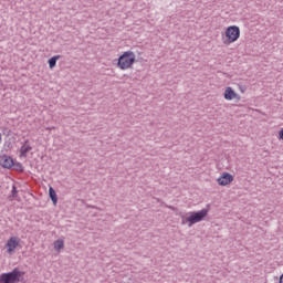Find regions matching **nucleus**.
Wrapping results in <instances>:
<instances>
[{"label":"nucleus","instance_id":"1","mask_svg":"<svg viewBox=\"0 0 283 283\" xmlns=\"http://www.w3.org/2000/svg\"><path fill=\"white\" fill-rule=\"evenodd\" d=\"M23 280H25V272L19 268L0 274V283H19L23 282Z\"/></svg>","mask_w":283,"mask_h":283},{"label":"nucleus","instance_id":"2","mask_svg":"<svg viewBox=\"0 0 283 283\" xmlns=\"http://www.w3.org/2000/svg\"><path fill=\"white\" fill-rule=\"evenodd\" d=\"M134 63H136V53L126 51L118 57L117 67L119 70H129Z\"/></svg>","mask_w":283,"mask_h":283},{"label":"nucleus","instance_id":"3","mask_svg":"<svg viewBox=\"0 0 283 283\" xmlns=\"http://www.w3.org/2000/svg\"><path fill=\"white\" fill-rule=\"evenodd\" d=\"M240 39V28L232 25L228 27L226 30V39L223 40L224 45H231V43H235Z\"/></svg>","mask_w":283,"mask_h":283},{"label":"nucleus","instance_id":"4","mask_svg":"<svg viewBox=\"0 0 283 283\" xmlns=\"http://www.w3.org/2000/svg\"><path fill=\"white\" fill-rule=\"evenodd\" d=\"M4 249H7L8 255H14L17 249H21V238L14 235L10 237L7 240Z\"/></svg>","mask_w":283,"mask_h":283},{"label":"nucleus","instance_id":"5","mask_svg":"<svg viewBox=\"0 0 283 283\" xmlns=\"http://www.w3.org/2000/svg\"><path fill=\"white\" fill-rule=\"evenodd\" d=\"M209 214V210L202 209L200 211L188 212L189 216V227H193V224H198V222H202L205 217Z\"/></svg>","mask_w":283,"mask_h":283},{"label":"nucleus","instance_id":"6","mask_svg":"<svg viewBox=\"0 0 283 283\" xmlns=\"http://www.w3.org/2000/svg\"><path fill=\"white\" fill-rule=\"evenodd\" d=\"M0 167L2 169H12L14 167V159L10 155H0Z\"/></svg>","mask_w":283,"mask_h":283},{"label":"nucleus","instance_id":"7","mask_svg":"<svg viewBox=\"0 0 283 283\" xmlns=\"http://www.w3.org/2000/svg\"><path fill=\"white\" fill-rule=\"evenodd\" d=\"M218 185L221 187H227V185H231L233 181V175L229 172H223L221 177L218 178Z\"/></svg>","mask_w":283,"mask_h":283},{"label":"nucleus","instance_id":"8","mask_svg":"<svg viewBox=\"0 0 283 283\" xmlns=\"http://www.w3.org/2000/svg\"><path fill=\"white\" fill-rule=\"evenodd\" d=\"M223 96L226 101H233L235 98L237 101H240V95H238V93H235V91H233V88H231L230 86L226 88Z\"/></svg>","mask_w":283,"mask_h":283},{"label":"nucleus","instance_id":"9","mask_svg":"<svg viewBox=\"0 0 283 283\" xmlns=\"http://www.w3.org/2000/svg\"><path fill=\"white\" fill-rule=\"evenodd\" d=\"M32 151V146L30 145V140H25L24 144L20 148L21 158H27L28 154Z\"/></svg>","mask_w":283,"mask_h":283},{"label":"nucleus","instance_id":"10","mask_svg":"<svg viewBox=\"0 0 283 283\" xmlns=\"http://www.w3.org/2000/svg\"><path fill=\"white\" fill-rule=\"evenodd\" d=\"M53 249L56 251V253L63 251V249H65V241L63 239H57L53 242Z\"/></svg>","mask_w":283,"mask_h":283},{"label":"nucleus","instance_id":"11","mask_svg":"<svg viewBox=\"0 0 283 283\" xmlns=\"http://www.w3.org/2000/svg\"><path fill=\"white\" fill-rule=\"evenodd\" d=\"M49 196H50L54 207H56V202H59V198L56 197V191L54 190V188H52V187L49 188Z\"/></svg>","mask_w":283,"mask_h":283},{"label":"nucleus","instance_id":"12","mask_svg":"<svg viewBox=\"0 0 283 283\" xmlns=\"http://www.w3.org/2000/svg\"><path fill=\"white\" fill-rule=\"evenodd\" d=\"M60 59H61V55H55L49 59L48 63H49L50 70H54V67H56V61H59Z\"/></svg>","mask_w":283,"mask_h":283},{"label":"nucleus","instance_id":"13","mask_svg":"<svg viewBox=\"0 0 283 283\" xmlns=\"http://www.w3.org/2000/svg\"><path fill=\"white\" fill-rule=\"evenodd\" d=\"M180 218H181V224H188L189 227V212L185 213H180Z\"/></svg>","mask_w":283,"mask_h":283},{"label":"nucleus","instance_id":"14","mask_svg":"<svg viewBox=\"0 0 283 283\" xmlns=\"http://www.w3.org/2000/svg\"><path fill=\"white\" fill-rule=\"evenodd\" d=\"M279 138L283 140V128L279 132Z\"/></svg>","mask_w":283,"mask_h":283},{"label":"nucleus","instance_id":"15","mask_svg":"<svg viewBox=\"0 0 283 283\" xmlns=\"http://www.w3.org/2000/svg\"><path fill=\"white\" fill-rule=\"evenodd\" d=\"M3 143V135L0 133V145Z\"/></svg>","mask_w":283,"mask_h":283},{"label":"nucleus","instance_id":"16","mask_svg":"<svg viewBox=\"0 0 283 283\" xmlns=\"http://www.w3.org/2000/svg\"><path fill=\"white\" fill-rule=\"evenodd\" d=\"M12 193H13V196L17 193V187H14V186L12 188Z\"/></svg>","mask_w":283,"mask_h":283},{"label":"nucleus","instance_id":"17","mask_svg":"<svg viewBox=\"0 0 283 283\" xmlns=\"http://www.w3.org/2000/svg\"><path fill=\"white\" fill-rule=\"evenodd\" d=\"M168 209H171V211H176V208L174 206L168 207Z\"/></svg>","mask_w":283,"mask_h":283}]
</instances>
